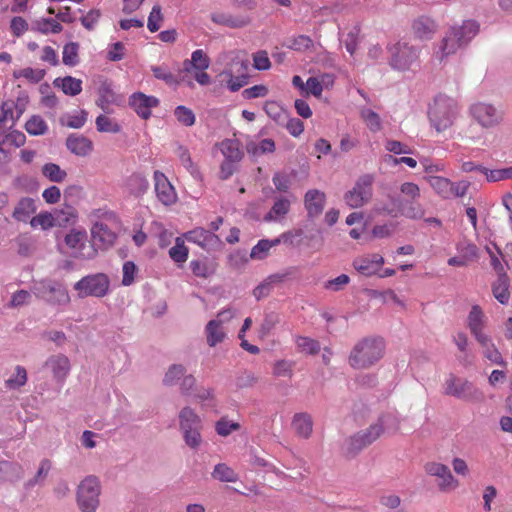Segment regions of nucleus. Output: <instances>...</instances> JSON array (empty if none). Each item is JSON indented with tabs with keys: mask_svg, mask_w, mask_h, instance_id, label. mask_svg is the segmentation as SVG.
Listing matches in <instances>:
<instances>
[{
	"mask_svg": "<svg viewBox=\"0 0 512 512\" xmlns=\"http://www.w3.org/2000/svg\"><path fill=\"white\" fill-rule=\"evenodd\" d=\"M384 351L381 338H364L352 348L348 361L354 369H367L383 357Z\"/></svg>",
	"mask_w": 512,
	"mask_h": 512,
	"instance_id": "obj_1",
	"label": "nucleus"
},
{
	"mask_svg": "<svg viewBox=\"0 0 512 512\" xmlns=\"http://www.w3.org/2000/svg\"><path fill=\"white\" fill-rule=\"evenodd\" d=\"M459 114L456 101L450 97L439 95L429 108L428 117L437 132L450 128Z\"/></svg>",
	"mask_w": 512,
	"mask_h": 512,
	"instance_id": "obj_2",
	"label": "nucleus"
},
{
	"mask_svg": "<svg viewBox=\"0 0 512 512\" xmlns=\"http://www.w3.org/2000/svg\"><path fill=\"white\" fill-rule=\"evenodd\" d=\"M33 292L37 298L52 306L66 307L71 302L67 288L55 280H42L35 283Z\"/></svg>",
	"mask_w": 512,
	"mask_h": 512,
	"instance_id": "obj_3",
	"label": "nucleus"
},
{
	"mask_svg": "<svg viewBox=\"0 0 512 512\" xmlns=\"http://www.w3.org/2000/svg\"><path fill=\"white\" fill-rule=\"evenodd\" d=\"M375 178L372 174L361 175L353 187L345 192L343 200L351 209L361 208L367 205L373 197V185Z\"/></svg>",
	"mask_w": 512,
	"mask_h": 512,
	"instance_id": "obj_4",
	"label": "nucleus"
},
{
	"mask_svg": "<svg viewBox=\"0 0 512 512\" xmlns=\"http://www.w3.org/2000/svg\"><path fill=\"white\" fill-rule=\"evenodd\" d=\"M383 425L380 423L369 426L347 438L342 445V452L347 458L356 456L362 449L375 442L383 433Z\"/></svg>",
	"mask_w": 512,
	"mask_h": 512,
	"instance_id": "obj_5",
	"label": "nucleus"
},
{
	"mask_svg": "<svg viewBox=\"0 0 512 512\" xmlns=\"http://www.w3.org/2000/svg\"><path fill=\"white\" fill-rule=\"evenodd\" d=\"M444 394L458 399L481 402L484 399L483 393L476 388L472 382L449 374L443 384Z\"/></svg>",
	"mask_w": 512,
	"mask_h": 512,
	"instance_id": "obj_6",
	"label": "nucleus"
},
{
	"mask_svg": "<svg viewBox=\"0 0 512 512\" xmlns=\"http://www.w3.org/2000/svg\"><path fill=\"white\" fill-rule=\"evenodd\" d=\"M390 65L398 71L411 70L419 63V49L407 42H397L389 48Z\"/></svg>",
	"mask_w": 512,
	"mask_h": 512,
	"instance_id": "obj_7",
	"label": "nucleus"
},
{
	"mask_svg": "<svg viewBox=\"0 0 512 512\" xmlns=\"http://www.w3.org/2000/svg\"><path fill=\"white\" fill-rule=\"evenodd\" d=\"M101 487L95 476H88L78 486L77 504L82 512H95L99 506Z\"/></svg>",
	"mask_w": 512,
	"mask_h": 512,
	"instance_id": "obj_8",
	"label": "nucleus"
},
{
	"mask_svg": "<svg viewBox=\"0 0 512 512\" xmlns=\"http://www.w3.org/2000/svg\"><path fill=\"white\" fill-rule=\"evenodd\" d=\"M110 281L103 273L87 275L74 284V290L80 298L88 296L103 297L109 290Z\"/></svg>",
	"mask_w": 512,
	"mask_h": 512,
	"instance_id": "obj_9",
	"label": "nucleus"
},
{
	"mask_svg": "<svg viewBox=\"0 0 512 512\" xmlns=\"http://www.w3.org/2000/svg\"><path fill=\"white\" fill-rule=\"evenodd\" d=\"M64 242L74 258L89 260L97 255L96 248L87 244V233L84 229H71L65 235Z\"/></svg>",
	"mask_w": 512,
	"mask_h": 512,
	"instance_id": "obj_10",
	"label": "nucleus"
},
{
	"mask_svg": "<svg viewBox=\"0 0 512 512\" xmlns=\"http://www.w3.org/2000/svg\"><path fill=\"white\" fill-rule=\"evenodd\" d=\"M210 66V58L207 53L202 49H197L192 52L191 59H186L183 62V71L190 73L194 72L195 80L202 86L210 84L211 78L206 70Z\"/></svg>",
	"mask_w": 512,
	"mask_h": 512,
	"instance_id": "obj_11",
	"label": "nucleus"
},
{
	"mask_svg": "<svg viewBox=\"0 0 512 512\" xmlns=\"http://www.w3.org/2000/svg\"><path fill=\"white\" fill-rule=\"evenodd\" d=\"M427 475L436 478L437 487L441 492H450L459 486V481L452 475L448 466L431 461L424 465Z\"/></svg>",
	"mask_w": 512,
	"mask_h": 512,
	"instance_id": "obj_12",
	"label": "nucleus"
},
{
	"mask_svg": "<svg viewBox=\"0 0 512 512\" xmlns=\"http://www.w3.org/2000/svg\"><path fill=\"white\" fill-rule=\"evenodd\" d=\"M428 182L434 191L444 199L463 197L469 188L468 182L453 183L441 176H430Z\"/></svg>",
	"mask_w": 512,
	"mask_h": 512,
	"instance_id": "obj_13",
	"label": "nucleus"
},
{
	"mask_svg": "<svg viewBox=\"0 0 512 512\" xmlns=\"http://www.w3.org/2000/svg\"><path fill=\"white\" fill-rule=\"evenodd\" d=\"M472 118L482 127L491 128L502 121V112L492 104L478 102L470 106Z\"/></svg>",
	"mask_w": 512,
	"mask_h": 512,
	"instance_id": "obj_14",
	"label": "nucleus"
},
{
	"mask_svg": "<svg viewBox=\"0 0 512 512\" xmlns=\"http://www.w3.org/2000/svg\"><path fill=\"white\" fill-rule=\"evenodd\" d=\"M233 316L234 314L230 309L222 310L217 314L216 319L207 323L205 332L210 347H215L224 341L226 333L223 329V323L229 321Z\"/></svg>",
	"mask_w": 512,
	"mask_h": 512,
	"instance_id": "obj_15",
	"label": "nucleus"
},
{
	"mask_svg": "<svg viewBox=\"0 0 512 512\" xmlns=\"http://www.w3.org/2000/svg\"><path fill=\"white\" fill-rule=\"evenodd\" d=\"M154 189L157 198L164 205L168 206L176 202L177 194L174 187L165 174L158 170L154 172Z\"/></svg>",
	"mask_w": 512,
	"mask_h": 512,
	"instance_id": "obj_16",
	"label": "nucleus"
},
{
	"mask_svg": "<svg viewBox=\"0 0 512 512\" xmlns=\"http://www.w3.org/2000/svg\"><path fill=\"white\" fill-rule=\"evenodd\" d=\"M129 104L143 119L151 116V109L159 105V100L154 96H147L142 92L133 93L129 98Z\"/></svg>",
	"mask_w": 512,
	"mask_h": 512,
	"instance_id": "obj_17",
	"label": "nucleus"
},
{
	"mask_svg": "<svg viewBox=\"0 0 512 512\" xmlns=\"http://www.w3.org/2000/svg\"><path fill=\"white\" fill-rule=\"evenodd\" d=\"M91 237L95 245L102 249L111 247L117 236L116 233L102 221L95 222L91 228Z\"/></svg>",
	"mask_w": 512,
	"mask_h": 512,
	"instance_id": "obj_18",
	"label": "nucleus"
},
{
	"mask_svg": "<svg viewBox=\"0 0 512 512\" xmlns=\"http://www.w3.org/2000/svg\"><path fill=\"white\" fill-rule=\"evenodd\" d=\"M184 237L188 242L194 243L205 250H209L220 242L216 234L201 227L188 231L184 234Z\"/></svg>",
	"mask_w": 512,
	"mask_h": 512,
	"instance_id": "obj_19",
	"label": "nucleus"
},
{
	"mask_svg": "<svg viewBox=\"0 0 512 512\" xmlns=\"http://www.w3.org/2000/svg\"><path fill=\"white\" fill-rule=\"evenodd\" d=\"M326 204V194L318 189H310L304 196V206L309 217H318L322 214Z\"/></svg>",
	"mask_w": 512,
	"mask_h": 512,
	"instance_id": "obj_20",
	"label": "nucleus"
},
{
	"mask_svg": "<svg viewBox=\"0 0 512 512\" xmlns=\"http://www.w3.org/2000/svg\"><path fill=\"white\" fill-rule=\"evenodd\" d=\"M464 44L454 35L450 29L443 38L439 48L433 52V58L442 63L446 57L457 52Z\"/></svg>",
	"mask_w": 512,
	"mask_h": 512,
	"instance_id": "obj_21",
	"label": "nucleus"
},
{
	"mask_svg": "<svg viewBox=\"0 0 512 512\" xmlns=\"http://www.w3.org/2000/svg\"><path fill=\"white\" fill-rule=\"evenodd\" d=\"M37 211L36 201L31 197H22L14 206L12 218L16 222L27 223Z\"/></svg>",
	"mask_w": 512,
	"mask_h": 512,
	"instance_id": "obj_22",
	"label": "nucleus"
},
{
	"mask_svg": "<svg viewBox=\"0 0 512 512\" xmlns=\"http://www.w3.org/2000/svg\"><path fill=\"white\" fill-rule=\"evenodd\" d=\"M436 22L427 16H420L412 23V31L414 36L420 40H430L437 32Z\"/></svg>",
	"mask_w": 512,
	"mask_h": 512,
	"instance_id": "obj_23",
	"label": "nucleus"
},
{
	"mask_svg": "<svg viewBox=\"0 0 512 512\" xmlns=\"http://www.w3.org/2000/svg\"><path fill=\"white\" fill-rule=\"evenodd\" d=\"M384 263L380 254H372L366 257H359L353 261V267L361 274L370 276Z\"/></svg>",
	"mask_w": 512,
	"mask_h": 512,
	"instance_id": "obj_24",
	"label": "nucleus"
},
{
	"mask_svg": "<svg viewBox=\"0 0 512 512\" xmlns=\"http://www.w3.org/2000/svg\"><path fill=\"white\" fill-rule=\"evenodd\" d=\"M66 146L72 154L81 157L89 155L93 150V142L89 138L77 134H72L67 138Z\"/></svg>",
	"mask_w": 512,
	"mask_h": 512,
	"instance_id": "obj_25",
	"label": "nucleus"
},
{
	"mask_svg": "<svg viewBox=\"0 0 512 512\" xmlns=\"http://www.w3.org/2000/svg\"><path fill=\"white\" fill-rule=\"evenodd\" d=\"M287 236L285 233L281 234L279 237L268 240L261 239L258 243L252 247L250 252V259L252 260H263L268 257L270 250L273 247H276L281 242H286Z\"/></svg>",
	"mask_w": 512,
	"mask_h": 512,
	"instance_id": "obj_26",
	"label": "nucleus"
},
{
	"mask_svg": "<svg viewBox=\"0 0 512 512\" xmlns=\"http://www.w3.org/2000/svg\"><path fill=\"white\" fill-rule=\"evenodd\" d=\"M211 20L215 24L229 27L232 29L243 28L247 26L251 21L248 16H235L223 12L212 13Z\"/></svg>",
	"mask_w": 512,
	"mask_h": 512,
	"instance_id": "obj_27",
	"label": "nucleus"
},
{
	"mask_svg": "<svg viewBox=\"0 0 512 512\" xmlns=\"http://www.w3.org/2000/svg\"><path fill=\"white\" fill-rule=\"evenodd\" d=\"M46 366L58 380L65 379L70 371V361L68 357L63 354L53 355L48 358Z\"/></svg>",
	"mask_w": 512,
	"mask_h": 512,
	"instance_id": "obj_28",
	"label": "nucleus"
},
{
	"mask_svg": "<svg viewBox=\"0 0 512 512\" xmlns=\"http://www.w3.org/2000/svg\"><path fill=\"white\" fill-rule=\"evenodd\" d=\"M295 436L303 439L310 437L313 429V422L310 415L306 413L296 414L292 421Z\"/></svg>",
	"mask_w": 512,
	"mask_h": 512,
	"instance_id": "obj_29",
	"label": "nucleus"
},
{
	"mask_svg": "<svg viewBox=\"0 0 512 512\" xmlns=\"http://www.w3.org/2000/svg\"><path fill=\"white\" fill-rule=\"evenodd\" d=\"M125 186L129 194L140 197L148 191L149 182L142 174L134 173L127 178Z\"/></svg>",
	"mask_w": 512,
	"mask_h": 512,
	"instance_id": "obj_30",
	"label": "nucleus"
},
{
	"mask_svg": "<svg viewBox=\"0 0 512 512\" xmlns=\"http://www.w3.org/2000/svg\"><path fill=\"white\" fill-rule=\"evenodd\" d=\"M450 29L465 46L477 35V33L479 32V25L476 21L467 20L464 21L461 26H454L451 27Z\"/></svg>",
	"mask_w": 512,
	"mask_h": 512,
	"instance_id": "obj_31",
	"label": "nucleus"
},
{
	"mask_svg": "<svg viewBox=\"0 0 512 512\" xmlns=\"http://www.w3.org/2000/svg\"><path fill=\"white\" fill-rule=\"evenodd\" d=\"M179 428L181 431L202 428V421L199 415L190 407L186 406L179 412Z\"/></svg>",
	"mask_w": 512,
	"mask_h": 512,
	"instance_id": "obj_32",
	"label": "nucleus"
},
{
	"mask_svg": "<svg viewBox=\"0 0 512 512\" xmlns=\"http://www.w3.org/2000/svg\"><path fill=\"white\" fill-rule=\"evenodd\" d=\"M224 159L240 161L243 156V152L240 149V143L238 140L225 139L217 144Z\"/></svg>",
	"mask_w": 512,
	"mask_h": 512,
	"instance_id": "obj_33",
	"label": "nucleus"
},
{
	"mask_svg": "<svg viewBox=\"0 0 512 512\" xmlns=\"http://www.w3.org/2000/svg\"><path fill=\"white\" fill-rule=\"evenodd\" d=\"M285 275L274 274L269 276L263 283L259 284L253 291L254 296L259 300L269 295L270 291L281 284Z\"/></svg>",
	"mask_w": 512,
	"mask_h": 512,
	"instance_id": "obj_34",
	"label": "nucleus"
},
{
	"mask_svg": "<svg viewBox=\"0 0 512 512\" xmlns=\"http://www.w3.org/2000/svg\"><path fill=\"white\" fill-rule=\"evenodd\" d=\"M46 75L45 69L40 68H32V67H25L19 70H16L13 72V77L15 79L23 78L29 83H39L44 79Z\"/></svg>",
	"mask_w": 512,
	"mask_h": 512,
	"instance_id": "obj_35",
	"label": "nucleus"
},
{
	"mask_svg": "<svg viewBox=\"0 0 512 512\" xmlns=\"http://www.w3.org/2000/svg\"><path fill=\"white\" fill-rule=\"evenodd\" d=\"M54 217L56 224L67 226L77 221L78 212L73 206L65 205L63 208L55 211Z\"/></svg>",
	"mask_w": 512,
	"mask_h": 512,
	"instance_id": "obj_36",
	"label": "nucleus"
},
{
	"mask_svg": "<svg viewBox=\"0 0 512 512\" xmlns=\"http://www.w3.org/2000/svg\"><path fill=\"white\" fill-rule=\"evenodd\" d=\"M360 117L365 123L366 127L373 133L382 130V121L378 113L369 108H362L360 110Z\"/></svg>",
	"mask_w": 512,
	"mask_h": 512,
	"instance_id": "obj_37",
	"label": "nucleus"
},
{
	"mask_svg": "<svg viewBox=\"0 0 512 512\" xmlns=\"http://www.w3.org/2000/svg\"><path fill=\"white\" fill-rule=\"evenodd\" d=\"M33 229L41 228L42 230H49L56 225L54 214L43 211L33 216L29 221Z\"/></svg>",
	"mask_w": 512,
	"mask_h": 512,
	"instance_id": "obj_38",
	"label": "nucleus"
},
{
	"mask_svg": "<svg viewBox=\"0 0 512 512\" xmlns=\"http://www.w3.org/2000/svg\"><path fill=\"white\" fill-rule=\"evenodd\" d=\"M508 280L505 274L500 275L493 284L492 291L494 297L501 303L506 304L509 300Z\"/></svg>",
	"mask_w": 512,
	"mask_h": 512,
	"instance_id": "obj_39",
	"label": "nucleus"
},
{
	"mask_svg": "<svg viewBox=\"0 0 512 512\" xmlns=\"http://www.w3.org/2000/svg\"><path fill=\"white\" fill-rule=\"evenodd\" d=\"M189 250L185 246L184 240L181 237H177L175 245L169 249L170 258L177 264H183L188 259Z\"/></svg>",
	"mask_w": 512,
	"mask_h": 512,
	"instance_id": "obj_40",
	"label": "nucleus"
},
{
	"mask_svg": "<svg viewBox=\"0 0 512 512\" xmlns=\"http://www.w3.org/2000/svg\"><path fill=\"white\" fill-rule=\"evenodd\" d=\"M27 382V372L22 366H16L15 371L5 380V387L10 390L18 389Z\"/></svg>",
	"mask_w": 512,
	"mask_h": 512,
	"instance_id": "obj_41",
	"label": "nucleus"
},
{
	"mask_svg": "<svg viewBox=\"0 0 512 512\" xmlns=\"http://www.w3.org/2000/svg\"><path fill=\"white\" fill-rule=\"evenodd\" d=\"M212 477L221 482H236L237 473L225 463H219L214 467Z\"/></svg>",
	"mask_w": 512,
	"mask_h": 512,
	"instance_id": "obj_42",
	"label": "nucleus"
},
{
	"mask_svg": "<svg viewBox=\"0 0 512 512\" xmlns=\"http://www.w3.org/2000/svg\"><path fill=\"white\" fill-rule=\"evenodd\" d=\"M62 61L65 65L74 67L79 63V44L69 42L64 45L62 52Z\"/></svg>",
	"mask_w": 512,
	"mask_h": 512,
	"instance_id": "obj_43",
	"label": "nucleus"
},
{
	"mask_svg": "<svg viewBox=\"0 0 512 512\" xmlns=\"http://www.w3.org/2000/svg\"><path fill=\"white\" fill-rule=\"evenodd\" d=\"M42 174L51 182L61 183L67 177V172L55 163H46L42 167Z\"/></svg>",
	"mask_w": 512,
	"mask_h": 512,
	"instance_id": "obj_44",
	"label": "nucleus"
},
{
	"mask_svg": "<svg viewBox=\"0 0 512 512\" xmlns=\"http://www.w3.org/2000/svg\"><path fill=\"white\" fill-rule=\"evenodd\" d=\"M484 313L478 305H474L468 315V327L471 333L484 330Z\"/></svg>",
	"mask_w": 512,
	"mask_h": 512,
	"instance_id": "obj_45",
	"label": "nucleus"
},
{
	"mask_svg": "<svg viewBox=\"0 0 512 512\" xmlns=\"http://www.w3.org/2000/svg\"><path fill=\"white\" fill-rule=\"evenodd\" d=\"M35 25L36 29L43 34H57L63 30V27L57 18H41L36 21Z\"/></svg>",
	"mask_w": 512,
	"mask_h": 512,
	"instance_id": "obj_46",
	"label": "nucleus"
},
{
	"mask_svg": "<svg viewBox=\"0 0 512 512\" xmlns=\"http://www.w3.org/2000/svg\"><path fill=\"white\" fill-rule=\"evenodd\" d=\"M21 467L8 461H0V483L12 481L20 476Z\"/></svg>",
	"mask_w": 512,
	"mask_h": 512,
	"instance_id": "obj_47",
	"label": "nucleus"
},
{
	"mask_svg": "<svg viewBox=\"0 0 512 512\" xmlns=\"http://www.w3.org/2000/svg\"><path fill=\"white\" fill-rule=\"evenodd\" d=\"M194 276L199 278H208L215 272V268L206 260H192L189 264Z\"/></svg>",
	"mask_w": 512,
	"mask_h": 512,
	"instance_id": "obj_48",
	"label": "nucleus"
},
{
	"mask_svg": "<svg viewBox=\"0 0 512 512\" xmlns=\"http://www.w3.org/2000/svg\"><path fill=\"white\" fill-rule=\"evenodd\" d=\"M25 129L30 135L37 136L45 134L48 126L41 116L34 115L26 122Z\"/></svg>",
	"mask_w": 512,
	"mask_h": 512,
	"instance_id": "obj_49",
	"label": "nucleus"
},
{
	"mask_svg": "<svg viewBox=\"0 0 512 512\" xmlns=\"http://www.w3.org/2000/svg\"><path fill=\"white\" fill-rule=\"evenodd\" d=\"M174 116L180 124L186 127L193 126L196 121L194 112L184 105H179L175 108Z\"/></svg>",
	"mask_w": 512,
	"mask_h": 512,
	"instance_id": "obj_50",
	"label": "nucleus"
},
{
	"mask_svg": "<svg viewBox=\"0 0 512 512\" xmlns=\"http://www.w3.org/2000/svg\"><path fill=\"white\" fill-rule=\"evenodd\" d=\"M96 128L99 132L104 133H118L121 130V126L106 115H99L96 118Z\"/></svg>",
	"mask_w": 512,
	"mask_h": 512,
	"instance_id": "obj_51",
	"label": "nucleus"
},
{
	"mask_svg": "<svg viewBox=\"0 0 512 512\" xmlns=\"http://www.w3.org/2000/svg\"><path fill=\"white\" fill-rule=\"evenodd\" d=\"M297 349L305 354H317L320 351V344L318 341L308 337H298L296 339Z\"/></svg>",
	"mask_w": 512,
	"mask_h": 512,
	"instance_id": "obj_52",
	"label": "nucleus"
},
{
	"mask_svg": "<svg viewBox=\"0 0 512 512\" xmlns=\"http://www.w3.org/2000/svg\"><path fill=\"white\" fill-rule=\"evenodd\" d=\"M275 149V144L272 139H262L259 143H251L247 146L249 153L255 156L262 155L265 153H271Z\"/></svg>",
	"mask_w": 512,
	"mask_h": 512,
	"instance_id": "obj_53",
	"label": "nucleus"
},
{
	"mask_svg": "<svg viewBox=\"0 0 512 512\" xmlns=\"http://www.w3.org/2000/svg\"><path fill=\"white\" fill-rule=\"evenodd\" d=\"M61 81L62 91L66 95L75 96L78 95L82 91V81L80 79L73 78L71 76H67Z\"/></svg>",
	"mask_w": 512,
	"mask_h": 512,
	"instance_id": "obj_54",
	"label": "nucleus"
},
{
	"mask_svg": "<svg viewBox=\"0 0 512 512\" xmlns=\"http://www.w3.org/2000/svg\"><path fill=\"white\" fill-rule=\"evenodd\" d=\"M483 174L486 176V179L489 182H497L507 179H512V166L508 168L502 169H494L489 170L487 168L483 169Z\"/></svg>",
	"mask_w": 512,
	"mask_h": 512,
	"instance_id": "obj_55",
	"label": "nucleus"
},
{
	"mask_svg": "<svg viewBox=\"0 0 512 512\" xmlns=\"http://www.w3.org/2000/svg\"><path fill=\"white\" fill-rule=\"evenodd\" d=\"M164 20L162 9L160 5H154L147 22V28L150 32H156L160 29L162 22Z\"/></svg>",
	"mask_w": 512,
	"mask_h": 512,
	"instance_id": "obj_56",
	"label": "nucleus"
},
{
	"mask_svg": "<svg viewBox=\"0 0 512 512\" xmlns=\"http://www.w3.org/2000/svg\"><path fill=\"white\" fill-rule=\"evenodd\" d=\"M201 429L202 428H193L181 431L186 445L189 446L191 449H197L201 445Z\"/></svg>",
	"mask_w": 512,
	"mask_h": 512,
	"instance_id": "obj_57",
	"label": "nucleus"
},
{
	"mask_svg": "<svg viewBox=\"0 0 512 512\" xmlns=\"http://www.w3.org/2000/svg\"><path fill=\"white\" fill-rule=\"evenodd\" d=\"M47 12L51 15L56 14V18L64 23H73L76 20L75 13L67 5L61 6L57 12L54 7H48Z\"/></svg>",
	"mask_w": 512,
	"mask_h": 512,
	"instance_id": "obj_58",
	"label": "nucleus"
},
{
	"mask_svg": "<svg viewBox=\"0 0 512 512\" xmlns=\"http://www.w3.org/2000/svg\"><path fill=\"white\" fill-rule=\"evenodd\" d=\"M38 59L49 66H57L59 57L57 51L51 46H44L40 49Z\"/></svg>",
	"mask_w": 512,
	"mask_h": 512,
	"instance_id": "obj_59",
	"label": "nucleus"
},
{
	"mask_svg": "<svg viewBox=\"0 0 512 512\" xmlns=\"http://www.w3.org/2000/svg\"><path fill=\"white\" fill-rule=\"evenodd\" d=\"M287 213V201L286 199H279L275 202L271 210L265 216V220H278L285 216Z\"/></svg>",
	"mask_w": 512,
	"mask_h": 512,
	"instance_id": "obj_60",
	"label": "nucleus"
},
{
	"mask_svg": "<svg viewBox=\"0 0 512 512\" xmlns=\"http://www.w3.org/2000/svg\"><path fill=\"white\" fill-rule=\"evenodd\" d=\"M87 121V112L84 110L75 111L66 117V125L70 128L79 129L85 125Z\"/></svg>",
	"mask_w": 512,
	"mask_h": 512,
	"instance_id": "obj_61",
	"label": "nucleus"
},
{
	"mask_svg": "<svg viewBox=\"0 0 512 512\" xmlns=\"http://www.w3.org/2000/svg\"><path fill=\"white\" fill-rule=\"evenodd\" d=\"M483 354L485 358H487L491 363L500 365L505 367L506 362L504 361L501 353L499 350L495 347L494 343L492 342L488 346L483 347Z\"/></svg>",
	"mask_w": 512,
	"mask_h": 512,
	"instance_id": "obj_62",
	"label": "nucleus"
},
{
	"mask_svg": "<svg viewBox=\"0 0 512 512\" xmlns=\"http://www.w3.org/2000/svg\"><path fill=\"white\" fill-rule=\"evenodd\" d=\"M185 373V368L182 365H172L165 374L163 382L167 386L174 385Z\"/></svg>",
	"mask_w": 512,
	"mask_h": 512,
	"instance_id": "obj_63",
	"label": "nucleus"
},
{
	"mask_svg": "<svg viewBox=\"0 0 512 512\" xmlns=\"http://www.w3.org/2000/svg\"><path fill=\"white\" fill-rule=\"evenodd\" d=\"M10 30L13 36L20 37L28 30V23L23 17L15 16L11 19Z\"/></svg>",
	"mask_w": 512,
	"mask_h": 512,
	"instance_id": "obj_64",
	"label": "nucleus"
}]
</instances>
